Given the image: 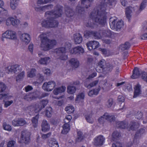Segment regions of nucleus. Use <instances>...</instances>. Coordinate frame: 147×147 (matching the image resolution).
Returning <instances> with one entry per match:
<instances>
[{
  "instance_id": "37998d69",
  "label": "nucleus",
  "mask_w": 147,
  "mask_h": 147,
  "mask_svg": "<svg viewBox=\"0 0 147 147\" xmlns=\"http://www.w3.org/2000/svg\"><path fill=\"white\" fill-rule=\"evenodd\" d=\"M121 136V135L119 132L115 131H114L112 135V140L113 141H115Z\"/></svg>"
},
{
  "instance_id": "5fc2aeb1",
  "label": "nucleus",
  "mask_w": 147,
  "mask_h": 147,
  "mask_svg": "<svg viewBox=\"0 0 147 147\" xmlns=\"http://www.w3.org/2000/svg\"><path fill=\"white\" fill-rule=\"evenodd\" d=\"M20 23V21L17 18L11 17V24L13 26L18 25Z\"/></svg>"
},
{
  "instance_id": "7c9ffc66",
  "label": "nucleus",
  "mask_w": 147,
  "mask_h": 147,
  "mask_svg": "<svg viewBox=\"0 0 147 147\" xmlns=\"http://www.w3.org/2000/svg\"><path fill=\"white\" fill-rule=\"evenodd\" d=\"M100 90V89L99 88H95L91 90L88 92V95L90 97H93L94 95H96L98 94Z\"/></svg>"
},
{
  "instance_id": "4c0bfd02",
  "label": "nucleus",
  "mask_w": 147,
  "mask_h": 147,
  "mask_svg": "<svg viewBox=\"0 0 147 147\" xmlns=\"http://www.w3.org/2000/svg\"><path fill=\"white\" fill-rule=\"evenodd\" d=\"M19 2L18 0H11L10 6L13 9H15L18 6Z\"/></svg>"
},
{
  "instance_id": "c756f323",
  "label": "nucleus",
  "mask_w": 147,
  "mask_h": 147,
  "mask_svg": "<svg viewBox=\"0 0 147 147\" xmlns=\"http://www.w3.org/2000/svg\"><path fill=\"white\" fill-rule=\"evenodd\" d=\"M63 129L62 130L61 133L63 134H66L70 129L69 125L68 123H65L63 126Z\"/></svg>"
},
{
  "instance_id": "9d476101",
  "label": "nucleus",
  "mask_w": 147,
  "mask_h": 147,
  "mask_svg": "<svg viewBox=\"0 0 147 147\" xmlns=\"http://www.w3.org/2000/svg\"><path fill=\"white\" fill-rule=\"evenodd\" d=\"M2 37L9 39H14L16 38L15 32L12 31H7L3 34Z\"/></svg>"
},
{
  "instance_id": "f3484780",
  "label": "nucleus",
  "mask_w": 147,
  "mask_h": 147,
  "mask_svg": "<svg viewBox=\"0 0 147 147\" xmlns=\"http://www.w3.org/2000/svg\"><path fill=\"white\" fill-rule=\"evenodd\" d=\"M48 102L47 100H42L40 101V105H37L36 106V110L38 111H40L41 109L45 107Z\"/></svg>"
},
{
  "instance_id": "2eb2a0df",
  "label": "nucleus",
  "mask_w": 147,
  "mask_h": 147,
  "mask_svg": "<svg viewBox=\"0 0 147 147\" xmlns=\"http://www.w3.org/2000/svg\"><path fill=\"white\" fill-rule=\"evenodd\" d=\"M20 66L17 65H15L8 67L7 70L9 72H12L15 73H18L20 71Z\"/></svg>"
},
{
  "instance_id": "49530a36",
  "label": "nucleus",
  "mask_w": 147,
  "mask_h": 147,
  "mask_svg": "<svg viewBox=\"0 0 147 147\" xmlns=\"http://www.w3.org/2000/svg\"><path fill=\"white\" fill-rule=\"evenodd\" d=\"M146 1H142L141 4L138 10L137 11V14L139 13L141 11L145 8L146 5Z\"/></svg>"
},
{
  "instance_id": "6ab92c4d",
  "label": "nucleus",
  "mask_w": 147,
  "mask_h": 147,
  "mask_svg": "<svg viewBox=\"0 0 147 147\" xmlns=\"http://www.w3.org/2000/svg\"><path fill=\"white\" fill-rule=\"evenodd\" d=\"M114 67V65L112 63H106L104 66V69L102 71L105 72L106 73L111 71Z\"/></svg>"
},
{
  "instance_id": "09e8293b",
  "label": "nucleus",
  "mask_w": 147,
  "mask_h": 147,
  "mask_svg": "<svg viewBox=\"0 0 147 147\" xmlns=\"http://www.w3.org/2000/svg\"><path fill=\"white\" fill-rule=\"evenodd\" d=\"M93 37L95 39H100L102 37L101 32L93 31Z\"/></svg>"
},
{
  "instance_id": "79ce46f5",
  "label": "nucleus",
  "mask_w": 147,
  "mask_h": 147,
  "mask_svg": "<svg viewBox=\"0 0 147 147\" xmlns=\"http://www.w3.org/2000/svg\"><path fill=\"white\" fill-rule=\"evenodd\" d=\"M77 135V137L76 139V142H81L84 139L83 133L80 131H79L78 132Z\"/></svg>"
},
{
  "instance_id": "c03bdc74",
  "label": "nucleus",
  "mask_w": 147,
  "mask_h": 147,
  "mask_svg": "<svg viewBox=\"0 0 147 147\" xmlns=\"http://www.w3.org/2000/svg\"><path fill=\"white\" fill-rule=\"evenodd\" d=\"M36 69L34 68H32L30 71L28 72L27 73V76L29 78H33L36 76L35 73Z\"/></svg>"
},
{
  "instance_id": "f8f14e48",
  "label": "nucleus",
  "mask_w": 147,
  "mask_h": 147,
  "mask_svg": "<svg viewBox=\"0 0 147 147\" xmlns=\"http://www.w3.org/2000/svg\"><path fill=\"white\" fill-rule=\"evenodd\" d=\"M70 53L72 54L81 55L84 53V49L81 47H76L70 51Z\"/></svg>"
},
{
  "instance_id": "a18cd8bd",
  "label": "nucleus",
  "mask_w": 147,
  "mask_h": 147,
  "mask_svg": "<svg viewBox=\"0 0 147 147\" xmlns=\"http://www.w3.org/2000/svg\"><path fill=\"white\" fill-rule=\"evenodd\" d=\"M25 76V72L22 71V72L18 74L16 77V80L17 82L20 81Z\"/></svg>"
},
{
  "instance_id": "774afa93",
  "label": "nucleus",
  "mask_w": 147,
  "mask_h": 147,
  "mask_svg": "<svg viewBox=\"0 0 147 147\" xmlns=\"http://www.w3.org/2000/svg\"><path fill=\"white\" fill-rule=\"evenodd\" d=\"M94 24L92 23L91 21H89L86 24V26L87 27H90L92 28L94 27Z\"/></svg>"
},
{
  "instance_id": "4be33fe9",
  "label": "nucleus",
  "mask_w": 147,
  "mask_h": 147,
  "mask_svg": "<svg viewBox=\"0 0 147 147\" xmlns=\"http://www.w3.org/2000/svg\"><path fill=\"white\" fill-rule=\"evenodd\" d=\"M134 11V8L131 6H129L126 8L125 14L127 18L129 20L131 17V13Z\"/></svg>"
},
{
  "instance_id": "6e6d98bb",
  "label": "nucleus",
  "mask_w": 147,
  "mask_h": 147,
  "mask_svg": "<svg viewBox=\"0 0 147 147\" xmlns=\"http://www.w3.org/2000/svg\"><path fill=\"white\" fill-rule=\"evenodd\" d=\"M8 15L7 11L1 7H0V15L7 16Z\"/></svg>"
},
{
  "instance_id": "338daca9",
  "label": "nucleus",
  "mask_w": 147,
  "mask_h": 147,
  "mask_svg": "<svg viewBox=\"0 0 147 147\" xmlns=\"http://www.w3.org/2000/svg\"><path fill=\"white\" fill-rule=\"evenodd\" d=\"M72 119V117L71 115H67L65 119H64V121L65 123H68Z\"/></svg>"
},
{
  "instance_id": "bf43d9fd",
  "label": "nucleus",
  "mask_w": 147,
  "mask_h": 147,
  "mask_svg": "<svg viewBox=\"0 0 147 147\" xmlns=\"http://www.w3.org/2000/svg\"><path fill=\"white\" fill-rule=\"evenodd\" d=\"M142 113L141 111H138L135 113V118L137 119H141L142 117Z\"/></svg>"
},
{
  "instance_id": "f704fd0d",
  "label": "nucleus",
  "mask_w": 147,
  "mask_h": 147,
  "mask_svg": "<svg viewBox=\"0 0 147 147\" xmlns=\"http://www.w3.org/2000/svg\"><path fill=\"white\" fill-rule=\"evenodd\" d=\"M69 62L73 67L77 68L79 65V62L77 59L72 58Z\"/></svg>"
},
{
  "instance_id": "393cba45",
  "label": "nucleus",
  "mask_w": 147,
  "mask_h": 147,
  "mask_svg": "<svg viewBox=\"0 0 147 147\" xmlns=\"http://www.w3.org/2000/svg\"><path fill=\"white\" fill-rule=\"evenodd\" d=\"M74 39L75 44H79L82 40L81 35L80 33H76L74 35Z\"/></svg>"
},
{
  "instance_id": "473e14b6",
  "label": "nucleus",
  "mask_w": 147,
  "mask_h": 147,
  "mask_svg": "<svg viewBox=\"0 0 147 147\" xmlns=\"http://www.w3.org/2000/svg\"><path fill=\"white\" fill-rule=\"evenodd\" d=\"M98 80H96L89 84H88L86 82H84V85L86 88L90 89L93 86H96L98 84Z\"/></svg>"
},
{
  "instance_id": "9b49d317",
  "label": "nucleus",
  "mask_w": 147,
  "mask_h": 147,
  "mask_svg": "<svg viewBox=\"0 0 147 147\" xmlns=\"http://www.w3.org/2000/svg\"><path fill=\"white\" fill-rule=\"evenodd\" d=\"M86 46L89 50L95 49L99 47L98 42L96 41H90L86 44Z\"/></svg>"
},
{
  "instance_id": "052dcab7",
  "label": "nucleus",
  "mask_w": 147,
  "mask_h": 147,
  "mask_svg": "<svg viewBox=\"0 0 147 147\" xmlns=\"http://www.w3.org/2000/svg\"><path fill=\"white\" fill-rule=\"evenodd\" d=\"M6 86L2 82L0 83V93L3 92L5 90Z\"/></svg>"
},
{
  "instance_id": "603ef678",
  "label": "nucleus",
  "mask_w": 147,
  "mask_h": 147,
  "mask_svg": "<svg viewBox=\"0 0 147 147\" xmlns=\"http://www.w3.org/2000/svg\"><path fill=\"white\" fill-rule=\"evenodd\" d=\"M52 113V108L51 107H49L46 110L45 115L47 117H50L51 116Z\"/></svg>"
},
{
  "instance_id": "423d86ee",
  "label": "nucleus",
  "mask_w": 147,
  "mask_h": 147,
  "mask_svg": "<svg viewBox=\"0 0 147 147\" xmlns=\"http://www.w3.org/2000/svg\"><path fill=\"white\" fill-rule=\"evenodd\" d=\"M30 133L28 131H22L21 132L20 142L26 144H28L30 141Z\"/></svg>"
},
{
  "instance_id": "8fccbe9b",
  "label": "nucleus",
  "mask_w": 147,
  "mask_h": 147,
  "mask_svg": "<svg viewBox=\"0 0 147 147\" xmlns=\"http://www.w3.org/2000/svg\"><path fill=\"white\" fill-rule=\"evenodd\" d=\"M121 50H127L130 48V44L129 42H126L124 44L121 45Z\"/></svg>"
},
{
  "instance_id": "5701e85b",
  "label": "nucleus",
  "mask_w": 147,
  "mask_h": 147,
  "mask_svg": "<svg viewBox=\"0 0 147 147\" xmlns=\"http://www.w3.org/2000/svg\"><path fill=\"white\" fill-rule=\"evenodd\" d=\"M33 95V93L25 94L23 95L22 98L26 100L30 101L35 98L36 97Z\"/></svg>"
},
{
  "instance_id": "0eeeda50",
  "label": "nucleus",
  "mask_w": 147,
  "mask_h": 147,
  "mask_svg": "<svg viewBox=\"0 0 147 147\" xmlns=\"http://www.w3.org/2000/svg\"><path fill=\"white\" fill-rule=\"evenodd\" d=\"M55 52L57 55L59 56V59L63 60L67 59V55L66 54L65 49L63 47L59 48L56 50Z\"/></svg>"
},
{
  "instance_id": "1a4fd4ad",
  "label": "nucleus",
  "mask_w": 147,
  "mask_h": 147,
  "mask_svg": "<svg viewBox=\"0 0 147 147\" xmlns=\"http://www.w3.org/2000/svg\"><path fill=\"white\" fill-rule=\"evenodd\" d=\"M105 139L103 136L99 135L94 138V145L96 146H101L105 142Z\"/></svg>"
},
{
  "instance_id": "ddd939ff",
  "label": "nucleus",
  "mask_w": 147,
  "mask_h": 147,
  "mask_svg": "<svg viewBox=\"0 0 147 147\" xmlns=\"http://www.w3.org/2000/svg\"><path fill=\"white\" fill-rule=\"evenodd\" d=\"M12 124L15 126H23L27 123L26 121L23 119L14 120L12 122Z\"/></svg>"
},
{
  "instance_id": "412c9836",
  "label": "nucleus",
  "mask_w": 147,
  "mask_h": 147,
  "mask_svg": "<svg viewBox=\"0 0 147 147\" xmlns=\"http://www.w3.org/2000/svg\"><path fill=\"white\" fill-rule=\"evenodd\" d=\"M51 60V58L48 57L41 58L38 61L39 63L45 65H47L49 63Z\"/></svg>"
},
{
  "instance_id": "69168bd1",
  "label": "nucleus",
  "mask_w": 147,
  "mask_h": 147,
  "mask_svg": "<svg viewBox=\"0 0 147 147\" xmlns=\"http://www.w3.org/2000/svg\"><path fill=\"white\" fill-rule=\"evenodd\" d=\"M142 78L144 80L147 82V74L144 72L142 73Z\"/></svg>"
},
{
  "instance_id": "a211bd4d",
  "label": "nucleus",
  "mask_w": 147,
  "mask_h": 147,
  "mask_svg": "<svg viewBox=\"0 0 147 147\" xmlns=\"http://www.w3.org/2000/svg\"><path fill=\"white\" fill-rule=\"evenodd\" d=\"M41 126L42 130L43 131H48L50 129V125L46 120H44L42 121Z\"/></svg>"
},
{
  "instance_id": "f03ea898",
  "label": "nucleus",
  "mask_w": 147,
  "mask_h": 147,
  "mask_svg": "<svg viewBox=\"0 0 147 147\" xmlns=\"http://www.w3.org/2000/svg\"><path fill=\"white\" fill-rule=\"evenodd\" d=\"M106 3L104 2L101 3L100 10H98L95 13H92L91 15L92 16V21L96 23L103 25L106 22V17L105 13Z\"/></svg>"
},
{
  "instance_id": "e433bc0d",
  "label": "nucleus",
  "mask_w": 147,
  "mask_h": 147,
  "mask_svg": "<svg viewBox=\"0 0 147 147\" xmlns=\"http://www.w3.org/2000/svg\"><path fill=\"white\" fill-rule=\"evenodd\" d=\"M65 14L67 17H71L73 16L74 13L72 9L67 7L65 9Z\"/></svg>"
},
{
  "instance_id": "e2e57ef3",
  "label": "nucleus",
  "mask_w": 147,
  "mask_h": 147,
  "mask_svg": "<svg viewBox=\"0 0 147 147\" xmlns=\"http://www.w3.org/2000/svg\"><path fill=\"white\" fill-rule=\"evenodd\" d=\"M3 127L4 129L5 130L10 131L11 130V126L5 123H3Z\"/></svg>"
},
{
  "instance_id": "20e7f679",
  "label": "nucleus",
  "mask_w": 147,
  "mask_h": 147,
  "mask_svg": "<svg viewBox=\"0 0 147 147\" xmlns=\"http://www.w3.org/2000/svg\"><path fill=\"white\" fill-rule=\"evenodd\" d=\"M93 0H81V4H78L77 6L76 11L79 14L84 13V8H88L91 5Z\"/></svg>"
},
{
  "instance_id": "680f3d73",
  "label": "nucleus",
  "mask_w": 147,
  "mask_h": 147,
  "mask_svg": "<svg viewBox=\"0 0 147 147\" xmlns=\"http://www.w3.org/2000/svg\"><path fill=\"white\" fill-rule=\"evenodd\" d=\"M55 0H38V4H45L52 2Z\"/></svg>"
},
{
  "instance_id": "72a5a7b5",
  "label": "nucleus",
  "mask_w": 147,
  "mask_h": 147,
  "mask_svg": "<svg viewBox=\"0 0 147 147\" xmlns=\"http://www.w3.org/2000/svg\"><path fill=\"white\" fill-rule=\"evenodd\" d=\"M85 117L87 122L92 123L94 122L93 119L92 118V115L91 112L87 113L85 115Z\"/></svg>"
},
{
  "instance_id": "ea45409f",
  "label": "nucleus",
  "mask_w": 147,
  "mask_h": 147,
  "mask_svg": "<svg viewBox=\"0 0 147 147\" xmlns=\"http://www.w3.org/2000/svg\"><path fill=\"white\" fill-rule=\"evenodd\" d=\"M106 63L104 60H100L98 63V66L96 68V70H97L98 68H100L101 71H103L104 69V66H105Z\"/></svg>"
},
{
  "instance_id": "aec40b11",
  "label": "nucleus",
  "mask_w": 147,
  "mask_h": 147,
  "mask_svg": "<svg viewBox=\"0 0 147 147\" xmlns=\"http://www.w3.org/2000/svg\"><path fill=\"white\" fill-rule=\"evenodd\" d=\"M128 123L125 121L117 122L116 126L117 127L121 129H125L127 127Z\"/></svg>"
},
{
  "instance_id": "13d9d810",
  "label": "nucleus",
  "mask_w": 147,
  "mask_h": 147,
  "mask_svg": "<svg viewBox=\"0 0 147 147\" xmlns=\"http://www.w3.org/2000/svg\"><path fill=\"white\" fill-rule=\"evenodd\" d=\"M107 114L106 116V118L107 119V120L110 121L111 122L115 120V117L113 115H109V114L107 113H106Z\"/></svg>"
},
{
  "instance_id": "c85d7f7f",
  "label": "nucleus",
  "mask_w": 147,
  "mask_h": 147,
  "mask_svg": "<svg viewBox=\"0 0 147 147\" xmlns=\"http://www.w3.org/2000/svg\"><path fill=\"white\" fill-rule=\"evenodd\" d=\"M39 117V115L38 114H37L32 119V124L33 126L35 128L37 126Z\"/></svg>"
},
{
  "instance_id": "0e129e2a",
  "label": "nucleus",
  "mask_w": 147,
  "mask_h": 147,
  "mask_svg": "<svg viewBox=\"0 0 147 147\" xmlns=\"http://www.w3.org/2000/svg\"><path fill=\"white\" fill-rule=\"evenodd\" d=\"M113 103V100L112 98H109L107 100V105L108 107H111Z\"/></svg>"
},
{
  "instance_id": "de8ad7c7",
  "label": "nucleus",
  "mask_w": 147,
  "mask_h": 147,
  "mask_svg": "<svg viewBox=\"0 0 147 147\" xmlns=\"http://www.w3.org/2000/svg\"><path fill=\"white\" fill-rule=\"evenodd\" d=\"M65 110L68 113H73L74 111V108L72 106H67L65 109Z\"/></svg>"
},
{
  "instance_id": "864d4df0",
  "label": "nucleus",
  "mask_w": 147,
  "mask_h": 147,
  "mask_svg": "<svg viewBox=\"0 0 147 147\" xmlns=\"http://www.w3.org/2000/svg\"><path fill=\"white\" fill-rule=\"evenodd\" d=\"M107 114L106 113H105L100 118L98 119V121L100 123H103L105 121L107 120V119H106Z\"/></svg>"
},
{
  "instance_id": "58836bf2",
  "label": "nucleus",
  "mask_w": 147,
  "mask_h": 147,
  "mask_svg": "<svg viewBox=\"0 0 147 147\" xmlns=\"http://www.w3.org/2000/svg\"><path fill=\"white\" fill-rule=\"evenodd\" d=\"M76 90V87L74 86H69L67 87V92L68 93L73 94L74 93Z\"/></svg>"
},
{
  "instance_id": "dca6fc26",
  "label": "nucleus",
  "mask_w": 147,
  "mask_h": 147,
  "mask_svg": "<svg viewBox=\"0 0 147 147\" xmlns=\"http://www.w3.org/2000/svg\"><path fill=\"white\" fill-rule=\"evenodd\" d=\"M139 126V123L137 122L134 121L131 122L127 127L128 130H135L138 128Z\"/></svg>"
},
{
  "instance_id": "c9c22d12",
  "label": "nucleus",
  "mask_w": 147,
  "mask_h": 147,
  "mask_svg": "<svg viewBox=\"0 0 147 147\" xmlns=\"http://www.w3.org/2000/svg\"><path fill=\"white\" fill-rule=\"evenodd\" d=\"M146 132L145 129L144 128L140 129L138 130L135 134V138H137L138 137H140L141 135L145 133Z\"/></svg>"
},
{
  "instance_id": "4468645a",
  "label": "nucleus",
  "mask_w": 147,
  "mask_h": 147,
  "mask_svg": "<svg viewBox=\"0 0 147 147\" xmlns=\"http://www.w3.org/2000/svg\"><path fill=\"white\" fill-rule=\"evenodd\" d=\"M141 86L138 84L135 85L134 87V95L133 97L136 98L139 96L141 94Z\"/></svg>"
},
{
  "instance_id": "3c124183",
  "label": "nucleus",
  "mask_w": 147,
  "mask_h": 147,
  "mask_svg": "<svg viewBox=\"0 0 147 147\" xmlns=\"http://www.w3.org/2000/svg\"><path fill=\"white\" fill-rule=\"evenodd\" d=\"M93 34L92 31H86L84 32V35L86 38H88L93 37Z\"/></svg>"
},
{
  "instance_id": "a19ab883",
  "label": "nucleus",
  "mask_w": 147,
  "mask_h": 147,
  "mask_svg": "<svg viewBox=\"0 0 147 147\" xmlns=\"http://www.w3.org/2000/svg\"><path fill=\"white\" fill-rule=\"evenodd\" d=\"M102 36L107 37H110L112 35L111 31L109 30H104L101 32Z\"/></svg>"
},
{
  "instance_id": "cd10ccee",
  "label": "nucleus",
  "mask_w": 147,
  "mask_h": 147,
  "mask_svg": "<svg viewBox=\"0 0 147 147\" xmlns=\"http://www.w3.org/2000/svg\"><path fill=\"white\" fill-rule=\"evenodd\" d=\"M66 88L65 86H62L60 87L56 88L53 91V93L55 95H57L59 93L64 92Z\"/></svg>"
},
{
  "instance_id": "bb28decb",
  "label": "nucleus",
  "mask_w": 147,
  "mask_h": 147,
  "mask_svg": "<svg viewBox=\"0 0 147 147\" xmlns=\"http://www.w3.org/2000/svg\"><path fill=\"white\" fill-rule=\"evenodd\" d=\"M140 75V72L139 71L138 68L135 67L133 70V74L131 77L133 79H136L138 78Z\"/></svg>"
},
{
  "instance_id": "b1692460",
  "label": "nucleus",
  "mask_w": 147,
  "mask_h": 147,
  "mask_svg": "<svg viewBox=\"0 0 147 147\" xmlns=\"http://www.w3.org/2000/svg\"><path fill=\"white\" fill-rule=\"evenodd\" d=\"M20 39L23 42L26 44L28 43L30 41V35L26 33L22 34L20 36Z\"/></svg>"
},
{
  "instance_id": "2f4dec72",
  "label": "nucleus",
  "mask_w": 147,
  "mask_h": 147,
  "mask_svg": "<svg viewBox=\"0 0 147 147\" xmlns=\"http://www.w3.org/2000/svg\"><path fill=\"white\" fill-rule=\"evenodd\" d=\"M85 96L84 93L81 92L77 95L75 99V101L77 102H82L83 101Z\"/></svg>"
},
{
  "instance_id": "a878e982",
  "label": "nucleus",
  "mask_w": 147,
  "mask_h": 147,
  "mask_svg": "<svg viewBox=\"0 0 147 147\" xmlns=\"http://www.w3.org/2000/svg\"><path fill=\"white\" fill-rule=\"evenodd\" d=\"M48 144L49 147H59L57 142L54 138L49 140Z\"/></svg>"
},
{
  "instance_id": "4d7b16f0",
  "label": "nucleus",
  "mask_w": 147,
  "mask_h": 147,
  "mask_svg": "<svg viewBox=\"0 0 147 147\" xmlns=\"http://www.w3.org/2000/svg\"><path fill=\"white\" fill-rule=\"evenodd\" d=\"M7 147H16V142L14 140L9 141L8 142Z\"/></svg>"
},
{
  "instance_id": "39448f33",
  "label": "nucleus",
  "mask_w": 147,
  "mask_h": 147,
  "mask_svg": "<svg viewBox=\"0 0 147 147\" xmlns=\"http://www.w3.org/2000/svg\"><path fill=\"white\" fill-rule=\"evenodd\" d=\"M117 18L115 17L111 18L109 19V24L111 28L116 31L120 30L123 26V22L120 20L116 23Z\"/></svg>"
},
{
  "instance_id": "6e6552de",
  "label": "nucleus",
  "mask_w": 147,
  "mask_h": 147,
  "mask_svg": "<svg viewBox=\"0 0 147 147\" xmlns=\"http://www.w3.org/2000/svg\"><path fill=\"white\" fill-rule=\"evenodd\" d=\"M55 85L56 83L54 81H51L48 82H45L42 86V88L45 91H50L54 88Z\"/></svg>"
},
{
  "instance_id": "7ed1b4c3",
  "label": "nucleus",
  "mask_w": 147,
  "mask_h": 147,
  "mask_svg": "<svg viewBox=\"0 0 147 147\" xmlns=\"http://www.w3.org/2000/svg\"><path fill=\"white\" fill-rule=\"evenodd\" d=\"M41 49L44 51H48L52 49L53 46L56 44V41L55 40H50L45 34L40 35Z\"/></svg>"
},
{
  "instance_id": "f257e3e1",
  "label": "nucleus",
  "mask_w": 147,
  "mask_h": 147,
  "mask_svg": "<svg viewBox=\"0 0 147 147\" xmlns=\"http://www.w3.org/2000/svg\"><path fill=\"white\" fill-rule=\"evenodd\" d=\"M56 8L57 10L54 11L52 10L45 12V16L47 18V20L42 22V24L43 27L52 28L58 26V22L54 18H58L61 16L62 10L61 7L59 6L56 7Z\"/></svg>"
}]
</instances>
